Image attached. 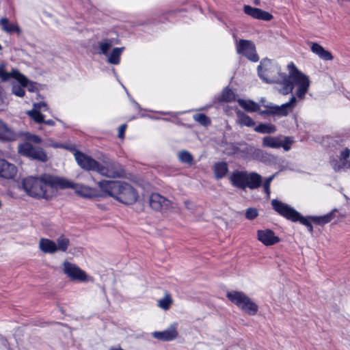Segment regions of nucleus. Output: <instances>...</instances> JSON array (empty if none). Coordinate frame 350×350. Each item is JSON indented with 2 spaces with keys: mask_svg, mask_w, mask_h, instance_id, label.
I'll list each match as a JSON object with an SVG mask.
<instances>
[{
  "mask_svg": "<svg viewBox=\"0 0 350 350\" xmlns=\"http://www.w3.org/2000/svg\"><path fill=\"white\" fill-rule=\"evenodd\" d=\"M22 186L26 193L35 198L49 200L55 196V189L77 188L74 183L62 178L44 174L40 176H28L22 181Z\"/></svg>",
  "mask_w": 350,
  "mask_h": 350,
  "instance_id": "obj_1",
  "label": "nucleus"
},
{
  "mask_svg": "<svg viewBox=\"0 0 350 350\" xmlns=\"http://www.w3.org/2000/svg\"><path fill=\"white\" fill-rule=\"evenodd\" d=\"M258 75L261 80L267 83H280L282 88L279 90L284 95L291 93L293 85L288 76L282 72L280 66L275 62L269 59H262L258 66Z\"/></svg>",
  "mask_w": 350,
  "mask_h": 350,
  "instance_id": "obj_2",
  "label": "nucleus"
},
{
  "mask_svg": "<svg viewBox=\"0 0 350 350\" xmlns=\"http://www.w3.org/2000/svg\"><path fill=\"white\" fill-rule=\"evenodd\" d=\"M98 186L106 195L125 204L136 202L138 196L135 189L129 183L120 180H103Z\"/></svg>",
  "mask_w": 350,
  "mask_h": 350,
  "instance_id": "obj_3",
  "label": "nucleus"
},
{
  "mask_svg": "<svg viewBox=\"0 0 350 350\" xmlns=\"http://www.w3.org/2000/svg\"><path fill=\"white\" fill-rule=\"evenodd\" d=\"M89 170L95 171L108 178H119L124 174L122 165L107 157H104L101 161H98L89 157Z\"/></svg>",
  "mask_w": 350,
  "mask_h": 350,
  "instance_id": "obj_4",
  "label": "nucleus"
},
{
  "mask_svg": "<svg viewBox=\"0 0 350 350\" xmlns=\"http://www.w3.org/2000/svg\"><path fill=\"white\" fill-rule=\"evenodd\" d=\"M271 205L273 208L280 215L293 222L299 221L302 225L306 226L310 232L312 233L313 232V227L311 224L312 221L310 218V216H302L299 212L288 204L282 202L276 199L271 200Z\"/></svg>",
  "mask_w": 350,
  "mask_h": 350,
  "instance_id": "obj_5",
  "label": "nucleus"
},
{
  "mask_svg": "<svg viewBox=\"0 0 350 350\" xmlns=\"http://www.w3.org/2000/svg\"><path fill=\"white\" fill-rule=\"evenodd\" d=\"M287 68L288 70V77L293 85H296L297 86L296 96L298 98L302 100L304 98L310 85L309 77L301 72L293 62H290Z\"/></svg>",
  "mask_w": 350,
  "mask_h": 350,
  "instance_id": "obj_6",
  "label": "nucleus"
},
{
  "mask_svg": "<svg viewBox=\"0 0 350 350\" xmlns=\"http://www.w3.org/2000/svg\"><path fill=\"white\" fill-rule=\"evenodd\" d=\"M227 297L232 304L249 315H255L258 310V305L243 292L237 291L228 292Z\"/></svg>",
  "mask_w": 350,
  "mask_h": 350,
  "instance_id": "obj_7",
  "label": "nucleus"
},
{
  "mask_svg": "<svg viewBox=\"0 0 350 350\" xmlns=\"http://www.w3.org/2000/svg\"><path fill=\"white\" fill-rule=\"evenodd\" d=\"M297 98L295 96H292L288 102L284 103L281 105H276L272 103H268L266 105H263V107L266 108L265 110H259V114L262 116H277L279 117H283L288 116L291 112L293 111L294 108L296 107Z\"/></svg>",
  "mask_w": 350,
  "mask_h": 350,
  "instance_id": "obj_8",
  "label": "nucleus"
},
{
  "mask_svg": "<svg viewBox=\"0 0 350 350\" xmlns=\"http://www.w3.org/2000/svg\"><path fill=\"white\" fill-rule=\"evenodd\" d=\"M18 152L23 156L41 162H46L48 157L45 151L40 147L34 146L29 142L18 146Z\"/></svg>",
  "mask_w": 350,
  "mask_h": 350,
  "instance_id": "obj_9",
  "label": "nucleus"
},
{
  "mask_svg": "<svg viewBox=\"0 0 350 350\" xmlns=\"http://www.w3.org/2000/svg\"><path fill=\"white\" fill-rule=\"evenodd\" d=\"M149 203L152 208L163 213H167L174 208L171 201L156 193L150 196Z\"/></svg>",
  "mask_w": 350,
  "mask_h": 350,
  "instance_id": "obj_10",
  "label": "nucleus"
},
{
  "mask_svg": "<svg viewBox=\"0 0 350 350\" xmlns=\"http://www.w3.org/2000/svg\"><path fill=\"white\" fill-rule=\"evenodd\" d=\"M237 51L238 53L243 55L252 62H256L259 59L256 53L255 46L251 41L240 40L237 46Z\"/></svg>",
  "mask_w": 350,
  "mask_h": 350,
  "instance_id": "obj_11",
  "label": "nucleus"
},
{
  "mask_svg": "<svg viewBox=\"0 0 350 350\" xmlns=\"http://www.w3.org/2000/svg\"><path fill=\"white\" fill-rule=\"evenodd\" d=\"M64 273L72 280L83 282L86 280L87 275L75 265L69 262H64L63 264Z\"/></svg>",
  "mask_w": 350,
  "mask_h": 350,
  "instance_id": "obj_12",
  "label": "nucleus"
},
{
  "mask_svg": "<svg viewBox=\"0 0 350 350\" xmlns=\"http://www.w3.org/2000/svg\"><path fill=\"white\" fill-rule=\"evenodd\" d=\"M0 78L3 81H6L11 78L15 79L23 86H27L28 84V79L24 75L16 69L12 70L10 72H8L5 70V65L3 64H0Z\"/></svg>",
  "mask_w": 350,
  "mask_h": 350,
  "instance_id": "obj_13",
  "label": "nucleus"
},
{
  "mask_svg": "<svg viewBox=\"0 0 350 350\" xmlns=\"http://www.w3.org/2000/svg\"><path fill=\"white\" fill-rule=\"evenodd\" d=\"M152 336L154 338L161 341L174 340L178 336L177 323H174L172 324L167 329L162 332H154L152 333Z\"/></svg>",
  "mask_w": 350,
  "mask_h": 350,
  "instance_id": "obj_14",
  "label": "nucleus"
},
{
  "mask_svg": "<svg viewBox=\"0 0 350 350\" xmlns=\"http://www.w3.org/2000/svg\"><path fill=\"white\" fill-rule=\"evenodd\" d=\"M18 133L3 120L0 119V141L2 142H11L17 139Z\"/></svg>",
  "mask_w": 350,
  "mask_h": 350,
  "instance_id": "obj_15",
  "label": "nucleus"
},
{
  "mask_svg": "<svg viewBox=\"0 0 350 350\" xmlns=\"http://www.w3.org/2000/svg\"><path fill=\"white\" fill-rule=\"evenodd\" d=\"M258 239L265 245H273L280 241L278 237L275 235L273 231L269 229L259 230L257 231Z\"/></svg>",
  "mask_w": 350,
  "mask_h": 350,
  "instance_id": "obj_16",
  "label": "nucleus"
},
{
  "mask_svg": "<svg viewBox=\"0 0 350 350\" xmlns=\"http://www.w3.org/2000/svg\"><path fill=\"white\" fill-rule=\"evenodd\" d=\"M16 167L3 159H0V177L5 179L14 178L16 175Z\"/></svg>",
  "mask_w": 350,
  "mask_h": 350,
  "instance_id": "obj_17",
  "label": "nucleus"
},
{
  "mask_svg": "<svg viewBox=\"0 0 350 350\" xmlns=\"http://www.w3.org/2000/svg\"><path fill=\"white\" fill-rule=\"evenodd\" d=\"M243 10L246 14L256 19L269 21L273 18V16L269 12L250 5H245Z\"/></svg>",
  "mask_w": 350,
  "mask_h": 350,
  "instance_id": "obj_18",
  "label": "nucleus"
},
{
  "mask_svg": "<svg viewBox=\"0 0 350 350\" xmlns=\"http://www.w3.org/2000/svg\"><path fill=\"white\" fill-rule=\"evenodd\" d=\"M247 171L236 170L229 176V180L232 186L245 189Z\"/></svg>",
  "mask_w": 350,
  "mask_h": 350,
  "instance_id": "obj_19",
  "label": "nucleus"
},
{
  "mask_svg": "<svg viewBox=\"0 0 350 350\" xmlns=\"http://www.w3.org/2000/svg\"><path fill=\"white\" fill-rule=\"evenodd\" d=\"M248 151L254 159L262 163H270L274 160L273 155L255 147H250Z\"/></svg>",
  "mask_w": 350,
  "mask_h": 350,
  "instance_id": "obj_20",
  "label": "nucleus"
},
{
  "mask_svg": "<svg viewBox=\"0 0 350 350\" xmlns=\"http://www.w3.org/2000/svg\"><path fill=\"white\" fill-rule=\"evenodd\" d=\"M245 189H256L259 188L262 183V176L257 172H247Z\"/></svg>",
  "mask_w": 350,
  "mask_h": 350,
  "instance_id": "obj_21",
  "label": "nucleus"
},
{
  "mask_svg": "<svg viewBox=\"0 0 350 350\" xmlns=\"http://www.w3.org/2000/svg\"><path fill=\"white\" fill-rule=\"evenodd\" d=\"M310 49L313 53L316 54L319 57V58L323 60L329 61L333 59V55L332 53L325 50L318 43H311Z\"/></svg>",
  "mask_w": 350,
  "mask_h": 350,
  "instance_id": "obj_22",
  "label": "nucleus"
},
{
  "mask_svg": "<svg viewBox=\"0 0 350 350\" xmlns=\"http://www.w3.org/2000/svg\"><path fill=\"white\" fill-rule=\"evenodd\" d=\"M0 25L3 31L12 33L14 32L21 34L22 33L21 29L16 23H12L7 18H1L0 19Z\"/></svg>",
  "mask_w": 350,
  "mask_h": 350,
  "instance_id": "obj_23",
  "label": "nucleus"
},
{
  "mask_svg": "<svg viewBox=\"0 0 350 350\" xmlns=\"http://www.w3.org/2000/svg\"><path fill=\"white\" fill-rule=\"evenodd\" d=\"M39 248L44 252L53 254L57 251V244L48 239H41L39 243Z\"/></svg>",
  "mask_w": 350,
  "mask_h": 350,
  "instance_id": "obj_24",
  "label": "nucleus"
},
{
  "mask_svg": "<svg viewBox=\"0 0 350 350\" xmlns=\"http://www.w3.org/2000/svg\"><path fill=\"white\" fill-rule=\"evenodd\" d=\"M239 105L247 112H256L260 109V105L252 100H244L239 98L237 100Z\"/></svg>",
  "mask_w": 350,
  "mask_h": 350,
  "instance_id": "obj_25",
  "label": "nucleus"
},
{
  "mask_svg": "<svg viewBox=\"0 0 350 350\" xmlns=\"http://www.w3.org/2000/svg\"><path fill=\"white\" fill-rule=\"evenodd\" d=\"M262 144L265 147L279 148L282 145V139L281 137L266 136L262 139Z\"/></svg>",
  "mask_w": 350,
  "mask_h": 350,
  "instance_id": "obj_26",
  "label": "nucleus"
},
{
  "mask_svg": "<svg viewBox=\"0 0 350 350\" xmlns=\"http://www.w3.org/2000/svg\"><path fill=\"white\" fill-rule=\"evenodd\" d=\"M336 209H334L329 213L323 216H310L313 223L317 225H324L330 222L335 217L334 213Z\"/></svg>",
  "mask_w": 350,
  "mask_h": 350,
  "instance_id": "obj_27",
  "label": "nucleus"
},
{
  "mask_svg": "<svg viewBox=\"0 0 350 350\" xmlns=\"http://www.w3.org/2000/svg\"><path fill=\"white\" fill-rule=\"evenodd\" d=\"M216 179H221L226 176L228 171V164L226 162H218L214 165L213 168Z\"/></svg>",
  "mask_w": 350,
  "mask_h": 350,
  "instance_id": "obj_28",
  "label": "nucleus"
},
{
  "mask_svg": "<svg viewBox=\"0 0 350 350\" xmlns=\"http://www.w3.org/2000/svg\"><path fill=\"white\" fill-rule=\"evenodd\" d=\"M124 50V47H116L111 53L108 55L107 62L111 64L117 65L120 62V56Z\"/></svg>",
  "mask_w": 350,
  "mask_h": 350,
  "instance_id": "obj_29",
  "label": "nucleus"
},
{
  "mask_svg": "<svg viewBox=\"0 0 350 350\" xmlns=\"http://www.w3.org/2000/svg\"><path fill=\"white\" fill-rule=\"evenodd\" d=\"M237 115L239 119V123L241 126L251 127L255 125V122L243 111L238 110L237 111Z\"/></svg>",
  "mask_w": 350,
  "mask_h": 350,
  "instance_id": "obj_30",
  "label": "nucleus"
},
{
  "mask_svg": "<svg viewBox=\"0 0 350 350\" xmlns=\"http://www.w3.org/2000/svg\"><path fill=\"white\" fill-rule=\"evenodd\" d=\"M255 131L260 133L271 134L276 131V127L271 124H259L254 129Z\"/></svg>",
  "mask_w": 350,
  "mask_h": 350,
  "instance_id": "obj_31",
  "label": "nucleus"
},
{
  "mask_svg": "<svg viewBox=\"0 0 350 350\" xmlns=\"http://www.w3.org/2000/svg\"><path fill=\"white\" fill-rule=\"evenodd\" d=\"M220 100L227 103L232 102L236 100V94L231 89L226 87L221 92Z\"/></svg>",
  "mask_w": 350,
  "mask_h": 350,
  "instance_id": "obj_32",
  "label": "nucleus"
},
{
  "mask_svg": "<svg viewBox=\"0 0 350 350\" xmlns=\"http://www.w3.org/2000/svg\"><path fill=\"white\" fill-rule=\"evenodd\" d=\"M74 153V156L75 160L79 166H81L83 169H88V157L84 154L81 153L79 151H77L76 149L75 151H72Z\"/></svg>",
  "mask_w": 350,
  "mask_h": 350,
  "instance_id": "obj_33",
  "label": "nucleus"
},
{
  "mask_svg": "<svg viewBox=\"0 0 350 350\" xmlns=\"http://www.w3.org/2000/svg\"><path fill=\"white\" fill-rule=\"evenodd\" d=\"M45 146H52L54 148H64L69 151H75V146L74 144H69V143H66V144L57 143V142H53L51 139H49L45 143Z\"/></svg>",
  "mask_w": 350,
  "mask_h": 350,
  "instance_id": "obj_34",
  "label": "nucleus"
},
{
  "mask_svg": "<svg viewBox=\"0 0 350 350\" xmlns=\"http://www.w3.org/2000/svg\"><path fill=\"white\" fill-rule=\"evenodd\" d=\"M173 300L169 293H166L162 299L158 301V306L164 310L170 309Z\"/></svg>",
  "mask_w": 350,
  "mask_h": 350,
  "instance_id": "obj_35",
  "label": "nucleus"
},
{
  "mask_svg": "<svg viewBox=\"0 0 350 350\" xmlns=\"http://www.w3.org/2000/svg\"><path fill=\"white\" fill-rule=\"evenodd\" d=\"M27 114L35 122L38 124L44 122V116L40 111L32 109L27 111Z\"/></svg>",
  "mask_w": 350,
  "mask_h": 350,
  "instance_id": "obj_36",
  "label": "nucleus"
},
{
  "mask_svg": "<svg viewBox=\"0 0 350 350\" xmlns=\"http://www.w3.org/2000/svg\"><path fill=\"white\" fill-rule=\"evenodd\" d=\"M179 160L185 163L191 164L193 163L192 155L187 150H182L178 153Z\"/></svg>",
  "mask_w": 350,
  "mask_h": 350,
  "instance_id": "obj_37",
  "label": "nucleus"
},
{
  "mask_svg": "<svg viewBox=\"0 0 350 350\" xmlns=\"http://www.w3.org/2000/svg\"><path fill=\"white\" fill-rule=\"evenodd\" d=\"M278 172L275 173L274 174L270 176L269 177H267L265 178V180L263 182L262 186L263 189L265 193L267 194V198H269L271 191H270V185L271 181L274 179V178L277 176Z\"/></svg>",
  "mask_w": 350,
  "mask_h": 350,
  "instance_id": "obj_38",
  "label": "nucleus"
},
{
  "mask_svg": "<svg viewBox=\"0 0 350 350\" xmlns=\"http://www.w3.org/2000/svg\"><path fill=\"white\" fill-rule=\"evenodd\" d=\"M68 245H69L68 239H67L63 236L59 237L57 240V250L65 252L67 250Z\"/></svg>",
  "mask_w": 350,
  "mask_h": 350,
  "instance_id": "obj_39",
  "label": "nucleus"
},
{
  "mask_svg": "<svg viewBox=\"0 0 350 350\" xmlns=\"http://www.w3.org/2000/svg\"><path fill=\"white\" fill-rule=\"evenodd\" d=\"M195 121L199 122L203 126H207L210 124V119L204 113H196L193 116Z\"/></svg>",
  "mask_w": 350,
  "mask_h": 350,
  "instance_id": "obj_40",
  "label": "nucleus"
},
{
  "mask_svg": "<svg viewBox=\"0 0 350 350\" xmlns=\"http://www.w3.org/2000/svg\"><path fill=\"white\" fill-rule=\"evenodd\" d=\"M25 139L29 143H34V144H41L42 139L37 135L32 134L30 133H25Z\"/></svg>",
  "mask_w": 350,
  "mask_h": 350,
  "instance_id": "obj_41",
  "label": "nucleus"
},
{
  "mask_svg": "<svg viewBox=\"0 0 350 350\" xmlns=\"http://www.w3.org/2000/svg\"><path fill=\"white\" fill-rule=\"evenodd\" d=\"M23 88V87H22L21 85H13L12 88V92L18 97H23L25 96V90Z\"/></svg>",
  "mask_w": 350,
  "mask_h": 350,
  "instance_id": "obj_42",
  "label": "nucleus"
},
{
  "mask_svg": "<svg viewBox=\"0 0 350 350\" xmlns=\"http://www.w3.org/2000/svg\"><path fill=\"white\" fill-rule=\"evenodd\" d=\"M258 216V210L255 208H248L245 212V217L249 220H252Z\"/></svg>",
  "mask_w": 350,
  "mask_h": 350,
  "instance_id": "obj_43",
  "label": "nucleus"
},
{
  "mask_svg": "<svg viewBox=\"0 0 350 350\" xmlns=\"http://www.w3.org/2000/svg\"><path fill=\"white\" fill-rule=\"evenodd\" d=\"M101 53L105 55H108V51L111 46V43L108 42H100L99 44Z\"/></svg>",
  "mask_w": 350,
  "mask_h": 350,
  "instance_id": "obj_44",
  "label": "nucleus"
},
{
  "mask_svg": "<svg viewBox=\"0 0 350 350\" xmlns=\"http://www.w3.org/2000/svg\"><path fill=\"white\" fill-rule=\"evenodd\" d=\"M33 109H36L41 111H47L48 107L47 105L44 102H40L37 103H34L33 105Z\"/></svg>",
  "mask_w": 350,
  "mask_h": 350,
  "instance_id": "obj_45",
  "label": "nucleus"
},
{
  "mask_svg": "<svg viewBox=\"0 0 350 350\" xmlns=\"http://www.w3.org/2000/svg\"><path fill=\"white\" fill-rule=\"evenodd\" d=\"M292 144V140L290 137H285L284 140H282V147L285 150H288L290 149L291 144Z\"/></svg>",
  "mask_w": 350,
  "mask_h": 350,
  "instance_id": "obj_46",
  "label": "nucleus"
},
{
  "mask_svg": "<svg viewBox=\"0 0 350 350\" xmlns=\"http://www.w3.org/2000/svg\"><path fill=\"white\" fill-rule=\"evenodd\" d=\"M332 165L335 172H340L345 166V163L340 164L337 160H333L332 161Z\"/></svg>",
  "mask_w": 350,
  "mask_h": 350,
  "instance_id": "obj_47",
  "label": "nucleus"
},
{
  "mask_svg": "<svg viewBox=\"0 0 350 350\" xmlns=\"http://www.w3.org/2000/svg\"><path fill=\"white\" fill-rule=\"evenodd\" d=\"M350 155V149L348 148H345L343 150L341 151L340 154V159L342 160H346L349 157Z\"/></svg>",
  "mask_w": 350,
  "mask_h": 350,
  "instance_id": "obj_48",
  "label": "nucleus"
},
{
  "mask_svg": "<svg viewBox=\"0 0 350 350\" xmlns=\"http://www.w3.org/2000/svg\"><path fill=\"white\" fill-rule=\"evenodd\" d=\"M126 129V124H122L119 127V129H118V135L119 138H121V139L124 138Z\"/></svg>",
  "mask_w": 350,
  "mask_h": 350,
  "instance_id": "obj_49",
  "label": "nucleus"
},
{
  "mask_svg": "<svg viewBox=\"0 0 350 350\" xmlns=\"http://www.w3.org/2000/svg\"><path fill=\"white\" fill-rule=\"evenodd\" d=\"M7 105L5 98H4L1 90H0V106H5Z\"/></svg>",
  "mask_w": 350,
  "mask_h": 350,
  "instance_id": "obj_50",
  "label": "nucleus"
},
{
  "mask_svg": "<svg viewBox=\"0 0 350 350\" xmlns=\"http://www.w3.org/2000/svg\"><path fill=\"white\" fill-rule=\"evenodd\" d=\"M21 86L24 87V88L25 87V86H23L22 85H21ZM26 87H28L29 91H30V92H33L34 91V88H35L34 87V84L33 83H31V82H29V81H28V84H27V85Z\"/></svg>",
  "mask_w": 350,
  "mask_h": 350,
  "instance_id": "obj_51",
  "label": "nucleus"
},
{
  "mask_svg": "<svg viewBox=\"0 0 350 350\" xmlns=\"http://www.w3.org/2000/svg\"><path fill=\"white\" fill-rule=\"evenodd\" d=\"M44 124H47V125H49V126H54L55 125V122L53 120H44Z\"/></svg>",
  "mask_w": 350,
  "mask_h": 350,
  "instance_id": "obj_52",
  "label": "nucleus"
},
{
  "mask_svg": "<svg viewBox=\"0 0 350 350\" xmlns=\"http://www.w3.org/2000/svg\"><path fill=\"white\" fill-rule=\"evenodd\" d=\"M88 196H89V198L92 197V196H94V194H93L92 192H91V189L90 188H89V194H88Z\"/></svg>",
  "mask_w": 350,
  "mask_h": 350,
  "instance_id": "obj_53",
  "label": "nucleus"
},
{
  "mask_svg": "<svg viewBox=\"0 0 350 350\" xmlns=\"http://www.w3.org/2000/svg\"><path fill=\"white\" fill-rule=\"evenodd\" d=\"M265 101V98H261V99H260V103H261V105H262V106H263V105H265V104H264Z\"/></svg>",
  "mask_w": 350,
  "mask_h": 350,
  "instance_id": "obj_54",
  "label": "nucleus"
},
{
  "mask_svg": "<svg viewBox=\"0 0 350 350\" xmlns=\"http://www.w3.org/2000/svg\"><path fill=\"white\" fill-rule=\"evenodd\" d=\"M1 49H2V46H1V45L0 44V50H1Z\"/></svg>",
  "mask_w": 350,
  "mask_h": 350,
  "instance_id": "obj_55",
  "label": "nucleus"
}]
</instances>
